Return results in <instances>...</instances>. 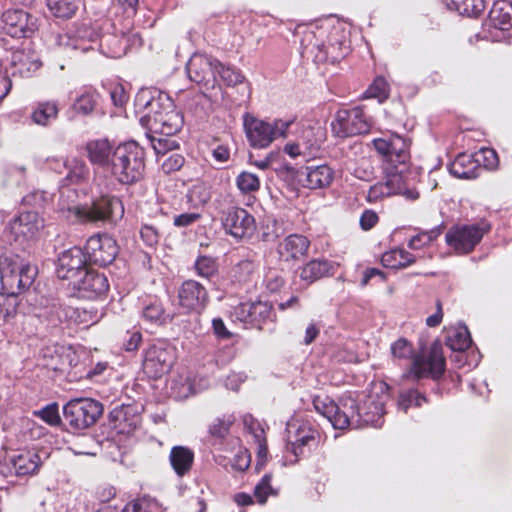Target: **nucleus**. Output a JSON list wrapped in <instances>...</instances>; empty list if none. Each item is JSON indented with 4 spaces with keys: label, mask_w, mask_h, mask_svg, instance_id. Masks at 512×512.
<instances>
[{
    "label": "nucleus",
    "mask_w": 512,
    "mask_h": 512,
    "mask_svg": "<svg viewBox=\"0 0 512 512\" xmlns=\"http://www.w3.org/2000/svg\"><path fill=\"white\" fill-rule=\"evenodd\" d=\"M136 106L144 112L140 118L141 124L153 133L172 136L183 126L182 114L167 96L154 98L149 92L142 91L136 97Z\"/></svg>",
    "instance_id": "nucleus-1"
},
{
    "label": "nucleus",
    "mask_w": 512,
    "mask_h": 512,
    "mask_svg": "<svg viewBox=\"0 0 512 512\" xmlns=\"http://www.w3.org/2000/svg\"><path fill=\"white\" fill-rule=\"evenodd\" d=\"M387 389L385 383L375 385L373 391L365 396L361 404L351 397L342 398V405L351 416L350 426L381 427L385 414L384 407L389 398Z\"/></svg>",
    "instance_id": "nucleus-2"
},
{
    "label": "nucleus",
    "mask_w": 512,
    "mask_h": 512,
    "mask_svg": "<svg viewBox=\"0 0 512 512\" xmlns=\"http://www.w3.org/2000/svg\"><path fill=\"white\" fill-rule=\"evenodd\" d=\"M110 173L125 185L140 181L145 172V152L136 142L129 141L118 145L113 151Z\"/></svg>",
    "instance_id": "nucleus-3"
},
{
    "label": "nucleus",
    "mask_w": 512,
    "mask_h": 512,
    "mask_svg": "<svg viewBox=\"0 0 512 512\" xmlns=\"http://www.w3.org/2000/svg\"><path fill=\"white\" fill-rule=\"evenodd\" d=\"M291 125H293V121L278 119L273 123H269L250 114H245L243 117L246 137L254 148H266L275 139L287 137V132L290 130Z\"/></svg>",
    "instance_id": "nucleus-4"
},
{
    "label": "nucleus",
    "mask_w": 512,
    "mask_h": 512,
    "mask_svg": "<svg viewBox=\"0 0 512 512\" xmlns=\"http://www.w3.org/2000/svg\"><path fill=\"white\" fill-rule=\"evenodd\" d=\"M62 209H67L78 219L87 222L116 221L124 214L122 201L109 195L94 200L90 206H65L63 204Z\"/></svg>",
    "instance_id": "nucleus-5"
},
{
    "label": "nucleus",
    "mask_w": 512,
    "mask_h": 512,
    "mask_svg": "<svg viewBox=\"0 0 512 512\" xmlns=\"http://www.w3.org/2000/svg\"><path fill=\"white\" fill-rule=\"evenodd\" d=\"M102 414V403L91 398H75L63 407L65 421L76 430L91 427Z\"/></svg>",
    "instance_id": "nucleus-6"
},
{
    "label": "nucleus",
    "mask_w": 512,
    "mask_h": 512,
    "mask_svg": "<svg viewBox=\"0 0 512 512\" xmlns=\"http://www.w3.org/2000/svg\"><path fill=\"white\" fill-rule=\"evenodd\" d=\"M385 171V181L378 182L370 187L367 194V200L369 202H377L384 197L392 195H402L410 201L419 198V192L414 187L409 186L407 178L403 174V170L396 169L393 171L389 168H385Z\"/></svg>",
    "instance_id": "nucleus-7"
},
{
    "label": "nucleus",
    "mask_w": 512,
    "mask_h": 512,
    "mask_svg": "<svg viewBox=\"0 0 512 512\" xmlns=\"http://www.w3.org/2000/svg\"><path fill=\"white\" fill-rule=\"evenodd\" d=\"M490 228L486 222L454 225L446 233L445 240L458 254H468L480 243Z\"/></svg>",
    "instance_id": "nucleus-8"
},
{
    "label": "nucleus",
    "mask_w": 512,
    "mask_h": 512,
    "mask_svg": "<svg viewBox=\"0 0 512 512\" xmlns=\"http://www.w3.org/2000/svg\"><path fill=\"white\" fill-rule=\"evenodd\" d=\"M332 132L339 138L366 134L371 122L361 107L339 110L331 123Z\"/></svg>",
    "instance_id": "nucleus-9"
},
{
    "label": "nucleus",
    "mask_w": 512,
    "mask_h": 512,
    "mask_svg": "<svg viewBox=\"0 0 512 512\" xmlns=\"http://www.w3.org/2000/svg\"><path fill=\"white\" fill-rule=\"evenodd\" d=\"M176 359V349L165 341L151 345L143 361L144 372L152 378H160L168 373Z\"/></svg>",
    "instance_id": "nucleus-10"
},
{
    "label": "nucleus",
    "mask_w": 512,
    "mask_h": 512,
    "mask_svg": "<svg viewBox=\"0 0 512 512\" xmlns=\"http://www.w3.org/2000/svg\"><path fill=\"white\" fill-rule=\"evenodd\" d=\"M301 47L302 56L311 58L317 64L326 62L334 64L346 54V48L343 47L341 42L336 41L326 46L316 38L312 31L305 33L301 41Z\"/></svg>",
    "instance_id": "nucleus-11"
},
{
    "label": "nucleus",
    "mask_w": 512,
    "mask_h": 512,
    "mask_svg": "<svg viewBox=\"0 0 512 512\" xmlns=\"http://www.w3.org/2000/svg\"><path fill=\"white\" fill-rule=\"evenodd\" d=\"M83 251L91 264L107 266L113 263L119 248L116 240L108 234H96L88 238Z\"/></svg>",
    "instance_id": "nucleus-12"
},
{
    "label": "nucleus",
    "mask_w": 512,
    "mask_h": 512,
    "mask_svg": "<svg viewBox=\"0 0 512 512\" xmlns=\"http://www.w3.org/2000/svg\"><path fill=\"white\" fill-rule=\"evenodd\" d=\"M445 371V358L442 349L434 345L427 356L417 355L412 360L410 371L405 377L421 379L431 377L433 379L440 378Z\"/></svg>",
    "instance_id": "nucleus-13"
},
{
    "label": "nucleus",
    "mask_w": 512,
    "mask_h": 512,
    "mask_svg": "<svg viewBox=\"0 0 512 512\" xmlns=\"http://www.w3.org/2000/svg\"><path fill=\"white\" fill-rule=\"evenodd\" d=\"M222 225L236 239L251 237L256 229L254 217L245 209L230 207L223 212Z\"/></svg>",
    "instance_id": "nucleus-14"
},
{
    "label": "nucleus",
    "mask_w": 512,
    "mask_h": 512,
    "mask_svg": "<svg viewBox=\"0 0 512 512\" xmlns=\"http://www.w3.org/2000/svg\"><path fill=\"white\" fill-rule=\"evenodd\" d=\"M3 30L13 38L30 37L37 29V20L22 9L7 10L2 15Z\"/></svg>",
    "instance_id": "nucleus-15"
},
{
    "label": "nucleus",
    "mask_w": 512,
    "mask_h": 512,
    "mask_svg": "<svg viewBox=\"0 0 512 512\" xmlns=\"http://www.w3.org/2000/svg\"><path fill=\"white\" fill-rule=\"evenodd\" d=\"M69 285L78 292L79 297L87 299L101 296L109 289L106 275L88 268Z\"/></svg>",
    "instance_id": "nucleus-16"
},
{
    "label": "nucleus",
    "mask_w": 512,
    "mask_h": 512,
    "mask_svg": "<svg viewBox=\"0 0 512 512\" xmlns=\"http://www.w3.org/2000/svg\"><path fill=\"white\" fill-rule=\"evenodd\" d=\"M87 258L84 251L79 247L65 250L58 258L56 273L59 279L68 280L72 283L80 274L87 269Z\"/></svg>",
    "instance_id": "nucleus-17"
},
{
    "label": "nucleus",
    "mask_w": 512,
    "mask_h": 512,
    "mask_svg": "<svg viewBox=\"0 0 512 512\" xmlns=\"http://www.w3.org/2000/svg\"><path fill=\"white\" fill-rule=\"evenodd\" d=\"M179 305L187 311L201 313L208 304L206 288L195 280H186L178 290Z\"/></svg>",
    "instance_id": "nucleus-18"
},
{
    "label": "nucleus",
    "mask_w": 512,
    "mask_h": 512,
    "mask_svg": "<svg viewBox=\"0 0 512 512\" xmlns=\"http://www.w3.org/2000/svg\"><path fill=\"white\" fill-rule=\"evenodd\" d=\"M315 410L329 420L335 429H345L350 426V414L342 405L336 404L327 395H316L313 398Z\"/></svg>",
    "instance_id": "nucleus-19"
},
{
    "label": "nucleus",
    "mask_w": 512,
    "mask_h": 512,
    "mask_svg": "<svg viewBox=\"0 0 512 512\" xmlns=\"http://www.w3.org/2000/svg\"><path fill=\"white\" fill-rule=\"evenodd\" d=\"M216 65V59L203 54H194L186 65V71L191 81L205 86H213Z\"/></svg>",
    "instance_id": "nucleus-20"
},
{
    "label": "nucleus",
    "mask_w": 512,
    "mask_h": 512,
    "mask_svg": "<svg viewBox=\"0 0 512 512\" xmlns=\"http://www.w3.org/2000/svg\"><path fill=\"white\" fill-rule=\"evenodd\" d=\"M142 40L136 33L106 34L100 38L99 46L111 58H121L133 46H141Z\"/></svg>",
    "instance_id": "nucleus-21"
},
{
    "label": "nucleus",
    "mask_w": 512,
    "mask_h": 512,
    "mask_svg": "<svg viewBox=\"0 0 512 512\" xmlns=\"http://www.w3.org/2000/svg\"><path fill=\"white\" fill-rule=\"evenodd\" d=\"M141 423L137 407L122 404L113 408L109 413V424L121 434L132 433Z\"/></svg>",
    "instance_id": "nucleus-22"
},
{
    "label": "nucleus",
    "mask_w": 512,
    "mask_h": 512,
    "mask_svg": "<svg viewBox=\"0 0 512 512\" xmlns=\"http://www.w3.org/2000/svg\"><path fill=\"white\" fill-rule=\"evenodd\" d=\"M44 227V220L37 212L28 211L21 213L11 223V231L18 238L32 240L38 237Z\"/></svg>",
    "instance_id": "nucleus-23"
},
{
    "label": "nucleus",
    "mask_w": 512,
    "mask_h": 512,
    "mask_svg": "<svg viewBox=\"0 0 512 512\" xmlns=\"http://www.w3.org/2000/svg\"><path fill=\"white\" fill-rule=\"evenodd\" d=\"M310 246L307 237L291 234L278 244L277 252L283 261L299 260L305 256Z\"/></svg>",
    "instance_id": "nucleus-24"
},
{
    "label": "nucleus",
    "mask_w": 512,
    "mask_h": 512,
    "mask_svg": "<svg viewBox=\"0 0 512 512\" xmlns=\"http://www.w3.org/2000/svg\"><path fill=\"white\" fill-rule=\"evenodd\" d=\"M70 45L74 49H79L86 52L94 49V44L99 40L98 29L91 25L89 22L76 24L73 30L70 31Z\"/></svg>",
    "instance_id": "nucleus-25"
},
{
    "label": "nucleus",
    "mask_w": 512,
    "mask_h": 512,
    "mask_svg": "<svg viewBox=\"0 0 512 512\" xmlns=\"http://www.w3.org/2000/svg\"><path fill=\"white\" fill-rule=\"evenodd\" d=\"M113 147L108 139H96L87 142L86 152L93 165L109 170L113 157Z\"/></svg>",
    "instance_id": "nucleus-26"
},
{
    "label": "nucleus",
    "mask_w": 512,
    "mask_h": 512,
    "mask_svg": "<svg viewBox=\"0 0 512 512\" xmlns=\"http://www.w3.org/2000/svg\"><path fill=\"white\" fill-rule=\"evenodd\" d=\"M408 148L409 144L404 138L398 135L390 137V148L386 159V168L393 171L396 169L403 170L404 174L406 171V164L410 159Z\"/></svg>",
    "instance_id": "nucleus-27"
},
{
    "label": "nucleus",
    "mask_w": 512,
    "mask_h": 512,
    "mask_svg": "<svg viewBox=\"0 0 512 512\" xmlns=\"http://www.w3.org/2000/svg\"><path fill=\"white\" fill-rule=\"evenodd\" d=\"M337 267L329 260L313 259L300 269L299 277L306 283L312 284L323 277L334 275Z\"/></svg>",
    "instance_id": "nucleus-28"
},
{
    "label": "nucleus",
    "mask_w": 512,
    "mask_h": 512,
    "mask_svg": "<svg viewBox=\"0 0 512 512\" xmlns=\"http://www.w3.org/2000/svg\"><path fill=\"white\" fill-rule=\"evenodd\" d=\"M73 314L74 307L64 305L59 300H52L41 308L38 316L56 327L62 323H69Z\"/></svg>",
    "instance_id": "nucleus-29"
},
{
    "label": "nucleus",
    "mask_w": 512,
    "mask_h": 512,
    "mask_svg": "<svg viewBox=\"0 0 512 512\" xmlns=\"http://www.w3.org/2000/svg\"><path fill=\"white\" fill-rule=\"evenodd\" d=\"M9 463L16 476H28L38 472L41 459L36 451L27 450L12 456Z\"/></svg>",
    "instance_id": "nucleus-30"
},
{
    "label": "nucleus",
    "mask_w": 512,
    "mask_h": 512,
    "mask_svg": "<svg viewBox=\"0 0 512 512\" xmlns=\"http://www.w3.org/2000/svg\"><path fill=\"white\" fill-rule=\"evenodd\" d=\"M486 26L502 31L509 30L512 27V3L506 0L495 1L486 20Z\"/></svg>",
    "instance_id": "nucleus-31"
},
{
    "label": "nucleus",
    "mask_w": 512,
    "mask_h": 512,
    "mask_svg": "<svg viewBox=\"0 0 512 512\" xmlns=\"http://www.w3.org/2000/svg\"><path fill=\"white\" fill-rule=\"evenodd\" d=\"M292 121L293 125H291L290 130L287 132V136L294 134L296 136L295 142H298L300 146L309 153H311L313 149L318 148L320 140L317 134L320 132V129L318 128L316 131L315 128L310 125L294 120Z\"/></svg>",
    "instance_id": "nucleus-32"
},
{
    "label": "nucleus",
    "mask_w": 512,
    "mask_h": 512,
    "mask_svg": "<svg viewBox=\"0 0 512 512\" xmlns=\"http://www.w3.org/2000/svg\"><path fill=\"white\" fill-rule=\"evenodd\" d=\"M479 169V161L466 153L459 154L449 165L450 173L460 179L477 177Z\"/></svg>",
    "instance_id": "nucleus-33"
},
{
    "label": "nucleus",
    "mask_w": 512,
    "mask_h": 512,
    "mask_svg": "<svg viewBox=\"0 0 512 512\" xmlns=\"http://www.w3.org/2000/svg\"><path fill=\"white\" fill-rule=\"evenodd\" d=\"M169 461L176 475L183 477L193 466L194 452L185 446H174L170 451Z\"/></svg>",
    "instance_id": "nucleus-34"
},
{
    "label": "nucleus",
    "mask_w": 512,
    "mask_h": 512,
    "mask_svg": "<svg viewBox=\"0 0 512 512\" xmlns=\"http://www.w3.org/2000/svg\"><path fill=\"white\" fill-rule=\"evenodd\" d=\"M59 104L57 101H39L33 107L32 121L41 126H48L58 118Z\"/></svg>",
    "instance_id": "nucleus-35"
},
{
    "label": "nucleus",
    "mask_w": 512,
    "mask_h": 512,
    "mask_svg": "<svg viewBox=\"0 0 512 512\" xmlns=\"http://www.w3.org/2000/svg\"><path fill=\"white\" fill-rule=\"evenodd\" d=\"M304 185L310 189H320L329 186L333 180V171L327 165L306 168Z\"/></svg>",
    "instance_id": "nucleus-36"
},
{
    "label": "nucleus",
    "mask_w": 512,
    "mask_h": 512,
    "mask_svg": "<svg viewBox=\"0 0 512 512\" xmlns=\"http://www.w3.org/2000/svg\"><path fill=\"white\" fill-rule=\"evenodd\" d=\"M443 3L449 10L469 17L478 16L485 9L484 0H443Z\"/></svg>",
    "instance_id": "nucleus-37"
},
{
    "label": "nucleus",
    "mask_w": 512,
    "mask_h": 512,
    "mask_svg": "<svg viewBox=\"0 0 512 512\" xmlns=\"http://www.w3.org/2000/svg\"><path fill=\"white\" fill-rule=\"evenodd\" d=\"M12 63L14 65L13 74H19L21 77H30L41 67L38 59H32L29 55L17 52L13 54Z\"/></svg>",
    "instance_id": "nucleus-38"
},
{
    "label": "nucleus",
    "mask_w": 512,
    "mask_h": 512,
    "mask_svg": "<svg viewBox=\"0 0 512 512\" xmlns=\"http://www.w3.org/2000/svg\"><path fill=\"white\" fill-rule=\"evenodd\" d=\"M250 309H252V325L258 327L259 329H261L262 324L268 322L272 323L276 319L273 306L269 302H252Z\"/></svg>",
    "instance_id": "nucleus-39"
},
{
    "label": "nucleus",
    "mask_w": 512,
    "mask_h": 512,
    "mask_svg": "<svg viewBox=\"0 0 512 512\" xmlns=\"http://www.w3.org/2000/svg\"><path fill=\"white\" fill-rule=\"evenodd\" d=\"M415 261L414 255L404 249H394L382 256L383 265L390 268H405Z\"/></svg>",
    "instance_id": "nucleus-40"
},
{
    "label": "nucleus",
    "mask_w": 512,
    "mask_h": 512,
    "mask_svg": "<svg viewBox=\"0 0 512 512\" xmlns=\"http://www.w3.org/2000/svg\"><path fill=\"white\" fill-rule=\"evenodd\" d=\"M46 4L55 17L69 19L78 10L80 0H46Z\"/></svg>",
    "instance_id": "nucleus-41"
},
{
    "label": "nucleus",
    "mask_w": 512,
    "mask_h": 512,
    "mask_svg": "<svg viewBox=\"0 0 512 512\" xmlns=\"http://www.w3.org/2000/svg\"><path fill=\"white\" fill-rule=\"evenodd\" d=\"M99 94L92 89L83 92L75 101L73 107L77 113L82 115L91 114L98 104Z\"/></svg>",
    "instance_id": "nucleus-42"
},
{
    "label": "nucleus",
    "mask_w": 512,
    "mask_h": 512,
    "mask_svg": "<svg viewBox=\"0 0 512 512\" xmlns=\"http://www.w3.org/2000/svg\"><path fill=\"white\" fill-rule=\"evenodd\" d=\"M168 317L169 316L165 313L162 304L156 300L145 305L142 309L143 320L154 325H162L166 323Z\"/></svg>",
    "instance_id": "nucleus-43"
},
{
    "label": "nucleus",
    "mask_w": 512,
    "mask_h": 512,
    "mask_svg": "<svg viewBox=\"0 0 512 512\" xmlns=\"http://www.w3.org/2000/svg\"><path fill=\"white\" fill-rule=\"evenodd\" d=\"M234 422L235 417L232 414L217 417L209 424L208 433L213 438L223 439L228 435Z\"/></svg>",
    "instance_id": "nucleus-44"
},
{
    "label": "nucleus",
    "mask_w": 512,
    "mask_h": 512,
    "mask_svg": "<svg viewBox=\"0 0 512 512\" xmlns=\"http://www.w3.org/2000/svg\"><path fill=\"white\" fill-rule=\"evenodd\" d=\"M63 166L67 169L66 180L70 183H78L88 175V168L84 161L73 158L63 162Z\"/></svg>",
    "instance_id": "nucleus-45"
},
{
    "label": "nucleus",
    "mask_w": 512,
    "mask_h": 512,
    "mask_svg": "<svg viewBox=\"0 0 512 512\" xmlns=\"http://www.w3.org/2000/svg\"><path fill=\"white\" fill-rule=\"evenodd\" d=\"M217 75L220 79L228 86H235L244 81L245 77L242 75L239 69L232 66H225L217 60L215 67V78Z\"/></svg>",
    "instance_id": "nucleus-46"
},
{
    "label": "nucleus",
    "mask_w": 512,
    "mask_h": 512,
    "mask_svg": "<svg viewBox=\"0 0 512 512\" xmlns=\"http://www.w3.org/2000/svg\"><path fill=\"white\" fill-rule=\"evenodd\" d=\"M472 339L467 327L450 332L447 345L454 351H464L470 347Z\"/></svg>",
    "instance_id": "nucleus-47"
},
{
    "label": "nucleus",
    "mask_w": 512,
    "mask_h": 512,
    "mask_svg": "<svg viewBox=\"0 0 512 512\" xmlns=\"http://www.w3.org/2000/svg\"><path fill=\"white\" fill-rule=\"evenodd\" d=\"M0 273L2 287L6 290L8 297H16L17 294L23 292L22 287L18 285L19 275L17 269L7 270L2 268Z\"/></svg>",
    "instance_id": "nucleus-48"
},
{
    "label": "nucleus",
    "mask_w": 512,
    "mask_h": 512,
    "mask_svg": "<svg viewBox=\"0 0 512 512\" xmlns=\"http://www.w3.org/2000/svg\"><path fill=\"white\" fill-rule=\"evenodd\" d=\"M17 299L0 294V325L10 324L17 316Z\"/></svg>",
    "instance_id": "nucleus-49"
},
{
    "label": "nucleus",
    "mask_w": 512,
    "mask_h": 512,
    "mask_svg": "<svg viewBox=\"0 0 512 512\" xmlns=\"http://www.w3.org/2000/svg\"><path fill=\"white\" fill-rule=\"evenodd\" d=\"M60 350H63V347H44L40 352V356L43 359V365L54 371L63 370L62 355Z\"/></svg>",
    "instance_id": "nucleus-50"
},
{
    "label": "nucleus",
    "mask_w": 512,
    "mask_h": 512,
    "mask_svg": "<svg viewBox=\"0 0 512 512\" xmlns=\"http://www.w3.org/2000/svg\"><path fill=\"white\" fill-rule=\"evenodd\" d=\"M237 188L242 194H251L259 190L260 179L251 172H241L235 180Z\"/></svg>",
    "instance_id": "nucleus-51"
},
{
    "label": "nucleus",
    "mask_w": 512,
    "mask_h": 512,
    "mask_svg": "<svg viewBox=\"0 0 512 512\" xmlns=\"http://www.w3.org/2000/svg\"><path fill=\"white\" fill-rule=\"evenodd\" d=\"M442 233L441 226L434 227L431 230L423 231L413 236L409 242L408 247L413 250H418L430 245Z\"/></svg>",
    "instance_id": "nucleus-52"
},
{
    "label": "nucleus",
    "mask_w": 512,
    "mask_h": 512,
    "mask_svg": "<svg viewBox=\"0 0 512 512\" xmlns=\"http://www.w3.org/2000/svg\"><path fill=\"white\" fill-rule=\"evenodd\" d=\"M422 402H426V397L420 394L417 390L410 389L401 392L398 399V408L407 412L411 406H421Z\"/></svg>",
    "instance_id": "nucleus-53"
},
{
    "label": "nucleus",
    "mask_w": 512,
    "mask_h": 512,
    "mask_svg": "<svg viewBox=\"0 0 512 512\" xmlns=\"http://www.w3.org/2000/svg\"><path fill=\"white\" fill-rule=\"evenodd\" d=\"M314 439V432L310 429L308 431L301 428L297 430L295 439L290 442L291 452L296 457L295 461L299 455L303 454V448Z\"/></svg>",
    "instance_id": "nucleus-54"
},
{
    "label": "nucleus",
    "mask_w": 512,
    "mask_h": 512,
    "mask_svg": "<svg viewBox=\"0 0 512 512\" xmlns=\"http://www.w3.org/2000/svg\"><path fill=\"white\" fill-rule=\"evenodd\" d=\"M157 161L160 163L162 171L165 174H170L183 167L185 158L179 153H170L169 155H164V157L157 158Z\"/></svg>",
    "instance_id": "nucleus-55"
},
{
    "label": "nucleus",
    "mask_w": 512,
    "mask_h": 512,
    "mask_svg": "<svg viewBox=\"0 0 512 512\" xmlns=\"http://www.w3.org/2000/svg\"><path fill=\"white\" fill-rule=\"evenodd\" d=\"M365 98H377L383 102L388 97V84L383 77H377L364 93Z\"/></svg>",
    "instance_id": "nucleus-56"
},
{
    "label": "nucleus",
    "mask_w": 512,
    "mask_h": 512,
    "mask_svg": "<svg viewBox=\"0 0 512 512\" xmlns=\"http://www.w3.org/2000/svg\"><path fill=\"white\" fill-rule=\"evenodd\" d=\"M195 269L199 276L209 279L217 273L218 267L212 257L200 256L195 262Z\"/></svg>",
    "instance_id": "nucleus-57"
},
{
    "label": "nucleus",
    "mask_w": 512,
    "mask_h": 512,
    "mask_svg": "<svg viewBox=\"0 0 512 512\" xmlns=\"http://www.w3.org/2000/svg\"><path fill=\"white\" fill-rule=\"evenodd\" d=\"M17 271L19 275L18 285L25 291L33 284L37 275V268L30 264H25L17 268Z\"/></svg>",
    "instance_id": "nucleus-58"
},
{
    "label": "nucleus",
    "mask_w": 512,
    "mask_h": 512,
    "mask_svg": "<svg viewBox=\"0 0 512 512\" xmlns=\"http://www.w3.org/2000/svg\"><path fill=\"white\" fill-rule=\"evenodd\" d=\"M150 143L158 158L164 157V155H169V151L178 146L175 140L168 138H156L153 136L150 137Z\"/></svg>",
    "instance_id": "nucleus-59"
},
{
    "label": "nucleus",
    "mask_w": 512,
    "mask_h": 512,
    "mask_svg": "<svg viewBox=\"0 0 512 512\" xmlns=\"http://www.w3.org/2000/svg\"><path fill=\"white\" fill-rule=\"evenodd\" d=\"M35 414L49 425H57L60 423V415L56 403L47 405L38 412H35Z\"/></svg>",
    "instance_id": "nucleus-60"
},
{
    "label": "nucleus",
    "mask_w": 512,
    "mask_h": 512,
    "mask_svg": "<svg viewBox=\"0 0 512 512\" xmlns=\"http://www.w3.org/2000/svg\"><path fill=\"white\" fill-rule=\"evenodd\" d=\"M251 303H240L231 312V317L239 322L252 325Z\"/></svg>",
    "instance_id": "nucleus-61"
},
{
    "label": "nucleus",
    "mask_w": 512,
    "mask_h": 512,
    "mask_svg": "<svg viewBox=\"0 0 512 512\" xmlns=\"http://www.w3.org/2000/svg\"><path fill=\"white\" fill-rule=\"evenodd\" d=\"M75 314L71 315L69 323L83 324L86 327L97 322L96 314L86 309L74 308Z\"/></svg>",
    "instance_id": "nucleus-62"
},
{
    "label": "nucleus",
    "mask_w": 512,
    "mask_h": 512,
    "mask_svg": "<svg viewBox=\"0 0 512 512\" xmlns=\"http://www.w3.org/2000/svg\"><path fill=\"white\" fill-rule=\"evenodd\" d=\"M270 482L271 475H264L261 481L256 485L254 489V495L260 504H264L267 500L268 495L272 492Z\"/></svg>",
    "instance_id": "nucleus-63"
},
{
    "label": "nucleus",
    "mask_w": 512,
    "mask_h": 512,
    "mask_svg": "<svg viewBox=\"0 0 512 512\" xmlns=\"http://www.w3.org/2000/svg\"><path fill=\"white\" fill-rule=\"evenodd\" d=\"M140 236L144 243L152 247L159 242V232L153 225L144 224L140 230Z\"/></svg>",
    "instance_id": "nucleus-64"
}]
</instances>
